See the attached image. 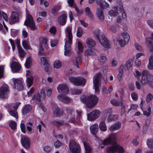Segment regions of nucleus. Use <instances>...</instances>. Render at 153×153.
Wrapping results in <instances>:
<instances>
[{
    "instance_id": "obj_1",
    "label": "nucleus",
    "mask_w": 153,
    "mask_h": 153,
    "mask_svg": "<svg viewBox=\"0 0 153 153\" xmlns=\"http://www.w3.org/2000/svg\"><path fill=\"white\" fill-rule=\"evenodd\" d=\"M65 36L67 37L65 45L64 55L70 56L71 54V45L72 43V27L70 26L67 27L65 29Z\"/></svg>"
},
{
    "instance_id": "obj_2",
    "label": "nucleus",
    "mask_w": 153,
    "mask_h": 153,
    "mask_svg": "<svg viewBox=\"0 0 153 153\" xmlns=\"http://www.w3.org/2000/svg\"><path fill=\"white\" fill-rule=\"evenodd\" d=\"M80 100L82 102L89 108H93L98 101V98L95 95H91L86 97L85 95L83 94L81 96Z\"/></svg>"
},
{
    "instance_id": "obj_3",
    "label": "nucleus",
    "mask_w": 153,
    "mask_h": 153,
    "mask_svg": "<svg viewBox=\"0 0 153 153\" xmlns=\"http://www.w3.org/2000/svg\"><path fill=\"white\" fill-rule=\"evenodd\" d=\"M94 34L100 44L104 47L109 48H110L111 42L105 37V35L101 33L99 30L95 31Z\"/></svg>"
},
{
    "instance_id": "obj_4",
    "label": "nucleus",
    "mask_w": 153,
    "mask_h": 153,
    "mask_svg": "<svg viewBox=\"0 0 153 153\" xmlns=\"http://www.w3.org/2000/svg\"><path fill=\"white\" fill-rule=\"evenodd\" d=\"M94 34L100 44L104 47L109 48H110L111 42L105 37V35L101 33L99 30L95 31Z\"/></svg>"
},
{
    "instance_id": "obj_5",
    "label": "nucleus",
    "mask_w": 153,
    "mask_h": 153,
    "mask_svg": "<svg viewBox=\"0 0 153 153\" xmlns=\"http://www.w3.org/2000/svg\"><path fill=\"white\" fill-rule=\"evenodd\" d=\"M153 82V75L148 72L144 71L142 73L141 83L142 85L149 84L151 86V83Z\"/></svg>"
},
{
    "instance_id": "obj_6",
    "label": "nucleus",
    "mask_w": 153,
    "mask_h": 153,
    "mask_svg": "<svg viewBox=\"0 0 153 153\" xmlns=\"http://www.w3.org/2000/svg\"><path fill=\"white\" fill-rule=\"evenodd\" d=\"M69 147L71 153H80L81 151L80 147L75 140H70L69 142Z\"/></svg>"
},
{
    "instance_id": "obj_7",
    "label": "nucleus",
    "mask_w": 153,
    "mask_h": 153,
    "mask_svg": "<svg viewBox=\"0 0 153 153\" xmlns=\"http://www.w3.org/2000/svg\"><path fill=\"white\" fill-rule=\"evenodd\" d=\"M102 74L99 73L95 75L93 78V83L94 87L95 93H99V85L101 82Z\"/></svg>"
},
{
    "instance_id": "obj_8",
    "label": "nucleus",
    "mask_w": 153,
    "mask_h": 153,
    "mask_svg": "<svg viewBox=\"0 0 153 153\" xmlns=\"http://www.w3.org/2000/svg\"><path fill=\"white\" fill-rule=\"evenodd\" d=\"M66 111L67 114L68 118L69 119V121L70 122L73 123L74 124L76 123L79 125L81 124L80 121H79L77 122L75 121L74 110L69 108H67L66 109Z\"/></svg>"
},
{
    "instance_id": "obj_9",
    "label": "nucleus",
    "mask_w": 153,
    "mask_h": 153,
    "mask_svg": "<svg viewBox=\"0 0 153 153\" xmlns=\"http://www.w3.org/2000/svg\"><path fill=\"white\" fill-rule=\"evenodd\" d=\"M69 80L71 82L76 86L82 85L83 86L86 82V79L82 77H70Z\"/></svg>"
},
{
    "instance_id": "obj_10",
    "label": "nucleus",
    "mask_w": 153,
    "mask_h": 153,
    "mask_svg": "<svg viewBox=\"0 0 153 153\" xmlns=\"http://www.w3.org/2000/svg\"><path fill=\"white\" fill-rule=\"evenodd\" d=\"M24 25L28 26L32 30H35L36 27L33 18L31 15L28 14L25 20Z\"/></svg>"
},
{
    "instance_id": "obj_11",
    "label": "nucleus",
    "mask_w": 153,
    "mask_h": 153,
    "mask_svg": "<svg viewBox=\"0 0 153 153\" xmlns=\"http://www.w3.org/2000/svg\"><path fill=\"white\" fill-rule=\"evenodd\" d=\"M14 88L19 91L24 89V86L22 80L18 79H13Z\"/></svg>"
},
{
    "instance_id": "obj_12",
    "label": "nucleus",
    "mask_w": 153,
    "mask_h": 153,
    "mask_svg": "<svg viewBox=\"0 0 153 153\" xmlns=\"http://www.w3.org/2000/svg\"><path fill=\"white\" fill-rule=\"evenodd\" d=\"M100 114V112L99 110L95 109L88 115L87 119L89 121H93L99 117Z\"/></svg>"
},
{
    "instance_id": "obj_13",
    "label": "nucleus",
    "mask_w": 153,
    "mask_h": 153,
    "mask_svg": "<svg viewBox=\"0 0 153 153\" xmlns=\"http://www.w3.org/2000/svg\"><path fill=\"white\" fill-rule=\"evenodd\" d=\"M9 93L8 86L3 85L0 89V97L3 99L6 98Z\"/></svg>"
},
{
    "instance_id": "obj_14",
    "label": "nucleus",
    "mask_w": 153,
    "mask_h": 153,
    "mask_svg": "<svg viewBox=\"0 0 153 153\" xmlns=\"http://www.w3.org/2000/svg\"><path fill=\"white\" fill-rule=\"evenodd\" d=\"M19 16L16 12L12 11L10 18V22L11 24H13L19 22Z\"/></svg>"
},
{
    "instance_id": "obj_15",
    "label": "nucleus",
    "mask_w": 153,
    "mask_h": 153,
    "mask_svg": "<svg viewBox=\"0 0 153 153\" xmlns=\"http://www.w3.org/2000/svg\"><path fill=\"white\" fill-rule=\"evenodd\" d=\"M58 92L62 94H66L69 91L67 86L64 84L59 85L57 88Z\"/></svg>"
},
{
    "instance_id": "obj_16",
    "label": "nucleus",
    "mask_w": 153,
    "mask_h": 153,
    "mask_svg": "<svg viewBox=\"0 0 153 153\" xmlns=\"http://www.w3.org/2000/svg\"><path fill=\"white\" fill-rule=\"evenodd\" d=\"M52 108L53 113L56 116H60L62 113L61 112L60 109L55 104L54 101H52L51 102Z\"/></svg>"
},
{
    "instance_id": "obj_17",
    "label": "nucleus",
    "mask_w": 153,
    "mask_h": 153,
    "mask_svg": "<svg viewBox=\"0 0 153 153\" xmlns=\"http://www.w3.org/2000/svg\"><path fill=\"white\" fill-rule=\"evenodd\" d=\"M26 75L27 77V85L28 87L29 88L31 86L33 83V77L32 75L31 72L29 71L27 72Z\"/></svg>"
},
{
    "instance_id": "obj_18",
    "label": "nucleus",
    "mask_w": 153,
    "mask_h": 153,
    "mask_svg": "<svg viewBox=\"0 0 153 153\" xmlns=\"http://www.w3.org/2000/svg\"><path fill=\"white\" fill-rule=\"evenodd\" d=\"M21 142L23 146L25 148L27 149L30 146V143L28 137H23L21 139Z\"/></svg>"
},
{
    "instance_id": "obj_19",
    "label": "nucleus",
    "mask_w": 153,
    "mask_h": 153,
    "mask_svg": "<svg viewBox=\"0 0 153 153\" xmlns=\"http://www.w3.org/2000/svg\"><path fill=\"white\" fill-rule=\"evenodd\" d=\"M152 37H149L146 39V43L148 47L151 51H153V33L151 34Z\"/></svg>"
},
{
    "instance_id": "obj_20",
    "label": "nucleus",
    "mask_w": 153,
    "mask_h": 153,
    "mask_svg": "<svg viewBox=\"0 0 153 153\" xmlns=\"http://www.w3.org/2000/svg\"><path fill=\"white\" fill-rule=\"evenodd\" d=\"M11 68L13 71L16 72L20 70L21 65L19 63L14 61L11 64Z\"/></svg>"
},
{
    "instance_id": "obj_21",
    "label": "nucleus",
    "mask_w": 153,
    "mask_h": 153,
    "mask_svg": "<svg viewBox=\"0 0 153 153\" xmlns=\"http://www.w3.org/2000/svg\"><path fill=\"white\" fill-rule=\"evenodd\" d=\"M67 17V16L65 14L61 15L58 19L59 23L62 25H64L66 22Z\"/></svg>"
},
{
    "instance_id": "obj_22",
    "label": "nucleus",
    "mask_w": 153,
    "mask_h": 153,
    "mask_svg": "<svg viewBox=\"0 0 153 153\" xmlns=\"http://www.w3.org/2000/svg\"><path fill=\"white\" fill-rule=\"evenodd\" d=\"M57 99L60 101H61L64 103H68L70 101V98L66 96H63L61 95H59L57 96Z\"/></svg>"
},
{
    "instance_id": "obj_23",
    "label": "nucleus",
    "mask_w": 153,
    "mask_h": 153,
    "mask_svg": "<svg viewBox=\"0 0 153 153\" xmlns=\"http://www.w3.org/2000/svg\"><path fill=\"white\" fill-rule=\"evenodd\" d=\"M90 130L91 133L93 135L96 134L99 130V126L97 123H95L90 128Z\"/></svg>"
},
{
    "instance_id": "obj_24",
    "label": "nucleus",
    "mask_w": 153,
    "mask_h": 153,
    "mask_svg": "<svg viewBox=\"0 0 153 153\" xmlns=\"http://www.w3.org/2000/svg\"><path fill=\"white\" fill-rule=\"evenodd\" d=\"M121 123L117 122L111 126L109 128V130L111 131H114L119 129L121 127Z\"/></svg>"
},
{
    "instance_id": "obj_25",
    "label": "nucleus",
    "mask_w": 153,
    "mask_h": 153,
    "mask_svg": "<svg viewBox=\"0 0 153 153\" xmlns=\"http://www.w3.org/2000/svg\"><path fill=\"white\" fill-rule=\"evenodd\" d=\"M96 14L97 16L101 22L104 21V17L102 10L100 8H97L96 10Z\"/></svg>"
},
{
    "instance_id": "obj_26",
    "label": "nucleus",
    "mask_w": 153,
    "mask_h": 153,
    "mask_svg": "<svg viewBox=\"0 0 153 153\" xmlns=\"http://www.w3.org/2000/svg\"><path fill=\"white\" fill-rule=\"evenodd\" d=\"M40 59L43 65L45 66V71L48 72V70L49 65L47 62L46 58L44 57H42Z\"/></svg>"
},
{
    "instance_id": "obj_27",
    "label": "nucleus",
    "mask_w": 153,
    "mask_h": 153,
    "mask_svg": "<svg viewBox=\"0 0 153 153\" xmlns=\"http://www.w3.org/2000/svg\"><path fill=\"white\" fill-rule=\"evenodd\" d=\"M32 100L34 101L37 104H40L41 97L39 94L37 95L34 94L32 97Z\"/></svg>"
},
{
    "instance_id": "obj_28",
    "label": "nucleus",
    "mask_w": 153,
    "mask_h": 153,
    "mask_svg": "<svg viewBox=\"0 0 153 153\" xmlns=\"http://www.w3.org/2000/svg\"><path fill=\"white\" fill-rule=\"evenodd\" d=\"M32 110V107L29 105H26L22 109V114L23 115H25L27 113L30 112Z\"/></svg>"
},
{
    "instance_id": "obj_29",
    "label": "nucleus",
    "mask_w": 153,
    "mask_h": 153,
    "mask_svg": "<svg viewBox=\"0 0 153 153\" xmlns=\"http://www.w3.org/2000/svg\"><path fill=\"white\" fill-rule=\"evenodd\" d=\"M97 3L100 5V7L103 8H106L109 6V4L105 1L101 2L100 0H97L96 1Z\"/></svg>"
},
{
    "instance_id": "obj_30",
    "label": "nucleus",
    "mask_w": 153,
    "mask_h": 153,
    "mask_svg": "<svg viewBox=\"0 0 153 153\" xmlns=\"http://www.w3.org/2000/svg\"><path fill=\"white\" fill-rule=\"evenodd\" d=\"M39 40H40L39 45L41 44L42 46V45L43 44L45 48L47 49L48 48V45L47 43L48 42L47 39L45 38L40 37Z\"/></svg>"
},
{
    "instance_id": "obj_31",
    "label": "nucleus",
    "mask_w": 153,
    "mask_h": 153,
    "mask_svg": "<svg viewBox=\"0 0 153 153\" xmlns=\"http://www.w3.org/2000/svg\"><path fill=\"white\" fill-rule=\"evenodd\" d=\"M86 42L89 47H92L96 45L95 41L91 38H88L86 40Z\"/></svg>"
},
{
    "instance_id": "obj_32",
    "label": "nucleus",
    "mask_w": 153,
    "mask_h": 153,
    "mask_svg": "<svg viewBox=\"0 0 153 153\" xmlns=\"http://www.w3.org/2000/svg\"><path fill=\"white\" fill-rule=\"evenodd\" d=\"M118 116L117 115H110L108 117L107 121L108 122L116 121L118 120Z\"/></svg>"
},
{
    "instance_id": "obj_33",
    "label": "nucleus",
    "mask_w": 153,
    "mask_h": 153,
    "mask_svg": "<svg viewBox=\"0 0 153 153\" xmlns=\"http://www.w3.org/2000/svg\"><path fill=\"white\" fill-rule=\"evenodd\" d=\"M85 12L86 15L91 19H94L93 16L92 14L90 8L87 7L85 8Z\"/></svg>"
},
{
    "instance_id": "obj_34",
    "label": "nucleus",
    "mask_w": 153,
    "mask_h": 153,
    "mask_svg": "<svg viewBox=\"0 0 153 153\" xmlns=\"http://www.w3.org/2000/svg\"><path fill=\"white\" fill-rule=\"evenodd\" d=\"M99 63L100 64H104L106 61L107 58L105 54H101L100 56V58H99Z\"/></svg>"
},
{
    "instance_id": "obj_35",
    "label": "nucleus",
    "mask_w": 153,
    "mask_h": 153,
    "mask_svg": "<svg viewBox=\"0 0 153 153\" xmlns=\"http://www.w3.org/2000/svg\"><path fill=\"white\" fill-rule=\"evenodd\" d=\"M83 143L85 149L86 151L85 153H89V152L91 150V147L90 145L87 142L83 141Z\"/></svg>"
},
{
    "instance_id": "obj_36",
    "label": "nucleus",
    "mask_w": 153,
    "mask_h": 153,
    "mask_svg": "<svg viewBox=\"0 0 153 153\" xmlns=\"http://www.w3.org/2000/svg\"><path fill=\"white\" fill-rule=\"evenodd\" d=\"M148 68L149 69H153V56H151L149 58V62L147 65Z\"/></svg>"
},
{
    "instance_id": "obj_37",
    "label": "nucleus",
    "mask_w": 153,
    "mask_h": 153,
    "mask_svg": "<svg viewBox=\"0 0 153 153\" xmlns=\"http://www.w3.org/2000/svg\"><path fill=\"white\" fill-rule=\"evenodd\" d=\"M82 63V59L80 56H78L75 59L74 64L77 68H79V65L81 64Z\"/></svg>"
},
{
    "instance_id": "obj_38",
    "label": "nucleus",
    "mask_w": 153,
    "mask_h": 153,
    "mask_svg": "<svg viewBox=\"0 0 153 153\" xmlns=\"http://www.w3.org/2000/svg\"><path fill=\"white\" fill-rule=\"evenodd\" d=\"M124 68L123 65H121L119 69V73L118 75V78L119 81L121 80V77L123 73V69Z\"/></svg>"
},
{
    "instance_id": "obj_39",
    "label": "nucleus",
    "mask_w": 153,
    "mask_h": 153,
    "mask_svg": "<svg viewBox=\"0 0 153 153\" xmlns=\"http://www.w3.org/2000/svg\"><path fill=\"white\" fill-rule=\"evenodd\" d=\"M22 45L23 47L26 49H29L30 48V45L28 40H24L22 41Z\"/></svg>"
},
{
    "instance_id": "obj_40",
    "label": "nucleus",
    "mask_w": 153,
    "mask_h": 153,
    "mask_svg": "<svg viewBox=\"0 0 153 153\" xmlns=\"http://www.w3.org/2000/svg\"><path fill=\"white\" fill-rule=\"evenodd\" d=\"M99 128L100 130L102 131H105L107 130V127L105 122L102 121L99 124Z\"/></svg>"
},
{
    "instance_id": "obj_41",
    "label": "nucleus",
    "mask_w": 153,
    "mask_h": 153,
    "mask_svg": "<svg viewBox=\"0 0 153 153\" xmlns=\"http://www.w3.org/2000/svg\"><path fill=\"white\" fill-rule=\"evenodd\" d=\"M16 110H15L14 109L13 110H8V111L11 116L14 117L16 119H17L18 118V115Z\"/></svg>"
},
{
    "instance_id": "obj_42",
    "label": "nucleus",
    "mask_w": 153,
    "mask_h": 153,
    "mask_svg": "<svg viewBox=\"0 0 153 153\" xmlns=\"http://www.w3.org/2000/svg\"><path fill=\"white\" fill-rule=\"evenodd\" d=\"M121 35L123 37L124 40H125L126 42H128L130 39V36L127 33H121Z\"/></svg>"
},
{
    "instance_id": "obj_43",
    "label": "nucleus",
    "mask_w": 153,
    "mask_h": 153,
    "mask_svg": "<svg viewBox=\"0 0 153 153\" xmlns=\"http://www.w3.org/2000/svg\"><path fill=\"white\" fill-rule=\"evenodd\" d=\"M31 65V58L28 57L27 58L25 63V67L27 68H29Z\"/></svg>"
},
{
    "instance_id": "obj_44",
    "label": "nucleus",
    "mask_w": 153,
    "mask_h": 153,
    "mask_svg": "<svg viewBox=\"0 0 153 153\" xmlns=\"http://www.w3.org/2000/svg\"><path fill=\"white\" fill-rule=\"evenodd\" d=\"M16 123L14 121H11L9 123V126L11 129L15 130L16 128Z\"/></svg>"
},
{
    "instance_id": "obj_45",
    "label": "nucleus",
    "mask_w": 153,
    "mask_h": 153,
    "mask_svg": "<svg viewBox=\"0 0 153 153\" xmlns=\"http://www.w3.org/2000/svg\"><path fill=\"white\" fill-rule=\"evenodd\" d=\"M53 65L55 68L57 69L59 68L61 66V62L59 60H56L54 62Z\"/></svg>"
},
{
    "instance_id": "obj_46",
    "label": "nucleus",
    "mask_w": 153,
    "mask_h": 153,
    "mask_svg": "<svg viewBox=\"0 0 153 153\" xmlns=\"http://www.w3.org/2000/svg\"><path fill=\"white\" fill-rule=\"evenodd\" d=\"M60 8L61 7L59 5L54 6L51 9V13L53 14H54L55 13L57 12Z\"/></svg>"
},
{
    "instance_id": "obj_47",
    "label": "nucleus",
    "mask_w": 153,
    "mask_h": 153,
    "mask_svg": "<svg viewBox=\"0 0 153 153\" xmlns=\"http://www.w3.org/2000/svg\"><path fill=\"white\" fill-rule=\"evenodd\" d=\"M83 30L82 28L80 27H78L77 31V36L79 38L81 37L82 35Z\"/></svg>"
},
{
    "instance_id": "obj_48",
    "label": "nucleus",
    "mask_w": 153,
    "mask_h": 153,
    "mask_svg": "<svg viewBox=\"0 0 153 153\" xmlns=\"http://www.w3.org/2000/svg\"><path fill=\"white\" fill-rule=\"evenodd\" d=\"M33 124L30 122H27L26 125L27 130L30 132L32 131Z\"/></svg>"
},
{
    "instance_id": "obj_49",
    "label": "nucleus",
    "mask_w": 153,
    "mask_h": 153,
    "mask_svg": "<svg viewBox=\"0 0 153 153\" xmlns=\"http://www.w3.org/2000/svg\"><path fill=\"white\" fill-rule=\"evenodd\" d=\"M108 14L111 16L115 17L118 14V13L117 11L111 10L109 12Z\"/></svg>"
},
{
    "instance_id": "obj_50",
    "label": "nucleus",
    "mask_w": 153,
    "mask_h": 153,
    "mask_svg": "<svg viewBox=\"0 0 153 153\" xmlns=\"http://www.w3.org/2000/svg\"><path fill=\"white\" fill-rule=\"evenodd\" d=\"M111 102L114 106H118L120 105V102H119L118 101L115 100H111Z\"/></svg>"
},
{
    "instance_id": "obj_51",
    "label": "nucleus",
    "mask_w": 153,
    "mask_h": 153,
    "mask_svg": "<svg viewBox=\"0 0 153 153\" xmlns=\"http://www.w3.org/2000/svg\"><path fill=\"white\" fill-rule=\"evenodd\" d=\"M119 43L121 47H123L127 44L128 42H126L124 39H120L119 40Z\"/></svg>"
},
{
    "instance_id": "obj_52",
    "label": "nucleus",
    "mask_w": 153,
    "mask_h": 153,
    "mask_svg": "<svg viewBox=\"0 0 153 153\" xmlns=\"http://www.w3.org/2000/svg\"><path fill=\"white\" fill-rule=\"evenodd\" d=\"M153 96L150 93L148 94L146 96V101L148 103L152 99Z\"/></svg>"
},
{
    "instance_id": "obj_53",
    "label": "nucleus",
    "mask_w": 153,
    "mask_h": 153,
    "mask_svg": "<svg viewBox=\"0 0 153 153\" xmlns=\"http://www.w3.org/2000/svg\"><path fill=\"white\" fill-rule=\"evenodd\" d=\"M131 66V63L129 62L128 61L124 66V69L125 70H128L130 68Z\"/></svg>"
},
{
    "instance_id": "obj_54",
    "label": "nucleus",
    "mask_w": 153,
    "mask_h": 153,
    "mask_svg": "<svg viewBox=\"0 0 153 153\" xmlns=\"http://www.w3.org/2000/svg\"><path fill=\"white\" fill-rule=\"evenodd\" d=\"M44 52V50L41 44L40 45L39 51L38 53V54L39 56H41Z\"/></svg>"
},
{
    "instance_id": "obj_55",
    "label": "nucleus",
    "mask_w": 153,
    "mask_h": 153,
    "mask_svg": "<svg viewBox=\"0 0 153 153\" xmlns=\"http://www.w3.org/2000/svg\"><path fill=\"white\" fill-rule=\"evenodd\" d=\"M120 11L122 13V17L123 19H126V14L123 10V8L122 7H121L120 8Z\"/></svg>"
},
{
    "instance_id": "obj_56",
    "label": "nucleus",
    "mask_w": 153,
    "mask_h": 153,
    "mask_svg": "<svg viewBox=\"0 0 153 153\" xmlns=\"http://www.w3.org/2000/svg\"><path fill=\"white\" fill-rule=\"evenodd\" d=\"M62 143L59 141L57 140L54 143V145L56 148H58L62 145Z\"/></svg>"
},
{
    "instance_id": "obj_57",
    "label": "nucleus",
    "mask_w": 153,
    "mask_h": 153,
    "mask_svg": "<svg viewBox=\"0 0 153 153\" xmlns=\"http://www.w3.org/2000/svg\"><path fill=\"white\" fill-rule=\"evenodd\" d=\"M76 112L77 114V120H75V121L77 122L79 121H80L79 120L81 117L82 112L80 111H76Z\"/></svg>"
},
{
    "instance_id": "obj_58",
    "label": "nucleus",
    "mask_w": 153,
    "mask_h": 153,
    "mask_svg": "<svg viewBox=\"0 0 153 153\" xmlns=\"http://www.w3.org/2000/svg\"><path fill=\"white\" fill-rule=\"evenodd\" d=\"M131 96L134 100L136 101L137 99L138 95L136 93L134 92L132 93Z\"/></svg>"
},
{
    "instance_id": "obj_59",
    "label": "nucleus",
    "mask_w": 153,
    "mask_h": 153,
    "mask_svg": "<svg viewBox=\"0 0 153 153\" xmlns=\"http://www.w3.org/2000/svg\"><path fill=\"white\" fill-rule=\"evenodd\" d=\"M93 53L91 49H87L85 52V55L87 56L91 55Z\"/></svg>"
},
{
    "instance_id": "obj_60",
    "label": "nucleus",
    "mask_w": 153,
    "mask_h": 153,
    "mask_svg": "<svg viewBox=\"0 0 153 153\" xmlns=\"http://www.w3.org/2000/svg\"><path fill=\"white\" fill-rule=\"evenodd\" d=\"M82 91L81 89H74L73 91V94H80Z\"/></svg>"
},
{
    "instance_id": "obj_61",
    "label": "nucleus",
    "mask_w": 153,
    "mask_h": 153,
    "mask_svg": "<svg viewBox=\"0 0 153 153\" xmlns=\"http://www.w3.org/2000/svg\"><path fill=\"white\" fill-rule=\"evenodd\" d=\"M18 51L20 56L21 57H24L25 56V52L24 50L22 48H20Z\"/></svg>"
},
{
    "instance_id": "obj_62",
    "label": "nucleus",
    "mask_w": 153,
    "mask_h": 153,
    "mask_svg": "<svg viewBox=\"0 0 153 153\" xmlns=\"http://www.w3.org/2000/svg\"><path fill=\"white\" fill-rule=\"evenodd\" d=\"M5 107L7 109H8V110H13L12 109L13 108L14 104L11 103L10 104L6 105Z\"/></svg>"
},
{
    "instance_id": "obj_63",
    "label": "nucleus",
    "mask_w": 153,
    "mask_h": 153,
    "mask_svg": "<svg viewBox=\"0 0 153 153\" xmlns=\"http://www.w3.org/2000/svg\"><path fill=\"white\" fill-rule=\"evenodd\" d=\"M78 48L79 51L81 52H82L83 50V47L82 45L80 42H78Z\"/></svg>"
},
{
    "instance_id": "obj_64",
    "label": "nucleus",
    "mask_w": 153,
    "mask_h": 153,
    "mask_svg": "<svg viewBox=\"0 0 153 153\" xmlns=\"http://www.w3.org/2000/svg\"><path fill=\"white\" fill-rule=\"evenodd\" d=\"M56 28L54 26L52 27L49 30L50 32L53 34H55L56 32Z\"/></svg>"
}]
</instances>
